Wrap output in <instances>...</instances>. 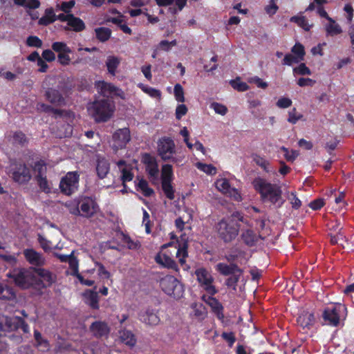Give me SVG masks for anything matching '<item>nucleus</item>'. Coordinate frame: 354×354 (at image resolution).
<instances>
[{
    "label": "nucleus",
    "mask_w": 354,
    "mask_h": 354,
    "mask_svg": "<svg viewBox=\"0 0 354 354\" xmlns=\"http://www.w3.org/2000/svg\"><path fill=\"white\" fill-rule=\"evenodd\" d=\"M245 255V252L241 250H235L225 256V259L229 264L218 263L216 266V270L220 274L230 276L225 280V284L229 288H232L234 290H236L237 283L243 273V270L239 267L236 261L241 264L243 263V261H247Z\"/></svg>",
    "instance_id": "nucleus-1"
},
{
    "label": "nucleus",
    "mask_w": 354,
    "mask_h": 354,
    "mask_svg": "<svg viewBox=\"0 0 354 354\" xmlns=\"http://www.w3.org/2000/svg\"><path fill=\"white\" fill-rule=\"evenodd\" d=\"M252 183L263 202H269L277 207L284 203L282 190L279 185L272 184L261 177L255 178Z\"/></svg>",
    "instance_id": "nucleus-2"
},
{
    "label": "nucleus",
    "mask_w": 354,
    "mask_h": 354,
    "mask_svg": "<svg viewBox=\"0 0 354 354\" xmlns=\"http://www.w3.org/2000/svg\"><path fill=\"white\" fill-rule=\"evenodd\" d=\"M89 115L97 122L109 120L115 111V104L108 99L97 100L88 106Z\"/></svg>",
    "instance_id": "nucleus-3"
},
{
    "label": "nucleus",
    "mask_w": 354,
    "mask_h": 354,
    "mask_svg": "<svg viewBox=\"0 0 354 354\" xmlns=\"http://www.w3.org/2000/svg\"><path fill=\"white\" fill-rule=\"evenodd\" d=\"M33 269V267L15 269L8 273L7 277L12 279L15 284L21 289H35L36 275Z\"/></svg>",
    "instance_id": "nucleus-4"
},
{
    "label": "nucleus",
    "mask_w": 354,
    "mask_h": 354,
    "mask_svg": "<svg viewBox=\"0 0 354 354\" xmlns=\"http://www.w3.org/2000/svg\"><path fill=\"white\" fill-rule=\"evenodd\" d=\"M157 153L163 161H171L177 165L183 161L181 156H175L176 145L174 141L168 137H163L158 140Z\"/></svg>",
    "instance_id": "nucleus-5"
},
{
    "label": "nucleus",
    "mask_w": 354,
    "mask_h": 354,
    "mask_svg": "<svg viewBox=\"0 0 354 354\" xmlns=\"http://www.w3.org/2000/svg\"><path fill=\"white\" fill-rule=\"evenodd\" d=\"M161 290L168 296L175 299L183 297L185 289L183 284L172 275H166L160 279Z\"/></svg>",
    "instance_id": "nucleus-6"
},
{
    "label": "nucleus",
    "mask_w": 354,
    "mask_h": 354,
    "mask_svg": "<svg viewBox=\"0 0 354 354\" xmlns=\"http://www.w3.org/2000/svg\"><path fill=\"white\" fill-rule=\"evenodd\" d=\"M6 171L12 179L19 184L28 183L32 177L30 169L22 162H11Z\"/></svg>",
    "instance_id": "nucleus-7"
},
{
    "label": "nucleus",
    "mask_w": 354,
    "mask_h": 354,
    "mask_svg": "<svg viewBox=\"0 0 354 354\" xmlns=\"http://www.w3.org/2000/svg\"><path fill=\"white\" fill-rule=\"evenodd\" d=\"M21 329L24 333H29L28 324L19 316L0 317V331L12 332Z\"/></svg>",
    "instance_id": "nucleus-8"
},
{
    "label": "nucleus",
    "mask_w": 354,
    "mask_h": 354,
    "mask_svg": "<svg viewBox=\"0 0 354 354\" xmlns=\"http://www.w3.org/2000/svg\"><path fill=\"white\" fill-rule=\"evenodd\" d=\"M141 162L143 163L145 171L153 184H157L159 180V167L156 158L149 153L142 154Z\"/></svg>",
    "instance_id": "nucleus-9"
},
{
    "label": "nucleus",
    "mask_w": 354,
    "mask_h": 354,
    "mask_svg": "<svg viewBox=\"0 0 354 354\" xmlns=\"http://www.w3.org/2000/svg\"><path fill=\"white\" fill-rule=\"evenodd\" d=\"M36 275L35 289L41 290L50 287L57 280L56 274L50 270L40 268H34Z\"/></svg>",
    "instance_id": "nucleus-10"
},
{
    "label": "nucleus",
    "mask_w": 354,
    "mask_h": 354,
    "mask_svg": "<svg viewBox=\"0 0 354 354\" xmlns=\"http://www.w3.org/2000/svg\"><path fill=\"white\" fill-rule=\"evenodd\" d=\"M346 310V308L344 304H336L324 308L322 317L328 324L337 326L339 324L341 316Z\"/></svg>",
    "instance_id": "nucleus-11"
},
{
    "label": "nucleus",
    "mask_w": 354,
    "mask_h": 354,
    "mask_svg": "<svg viewBox=\"0 0 354 354\" xmlns=\"http://www.w3.org/2000/svg\"><path fill=\"white\" fill-rule=\"evenodd\" d=\"M195 275L200 286L210 295L217 292L216 287L213 285L214 278L211 273L205 268L196 270Z\"/></svg>",
    "instance_id": "nucleus-12"
},
{
    "label": "nucleus",
    "mask_w": 354,
    "mask_h": 354,
    "mask_svg": "<svg viewBox=\"0 0 354 354\" xmlns=\"http://www.w3.org/2000/svg\"><path fill=\"white\" fill-rule=\"evenodd\" d=\"M216 227L219 237L225 243H229L234 240L239 231L238 223H218Z\"/></svg>",
    "instance_id": "nucleus-13"
},
{
    "label": "nucleus",
    "mask_w": 354,
    "mask_h": 354,
    "mask_svg": "<svg viewBox=\"0 0 354 354\" xmlns=\"http://www.w3.org/2000/svg\"><path fill=\"white\" fill-rule=\"evenodd\" d=\"M97 92L104 97L116 96L122 100L126 98L124 92L114 84L105 81H97L95 84Z\"/></svg>",
    "instance_id": "nucleus-14"
},
{
    "label": "nucleus",
    "mask_w": 354,
    "mask_h": 354,
    "mask_svg": "<svg viewBox=\"0 0 354 354\" xmlns=\"http://www.w3.org/2000/svg\"><path fill=\"white\" fill-rule=\"evenodd\" d=\"M159 310L152 306H147L142 308L138 313V319L145 324L150 326H155L159 324L160 318Z\"/></svg>",
    "instance_id": "nucleus-15"
},
{
    "label": "nucleus",
    "mask_w": 354,
    "mask_h": 354,
    "mask_svg": "<svg viewBox=\"0 0 354 354\" xmlns=\"http://www.w3.org/2000/svg\"><path fill=\"white\" fill-rule=\"evenodd\" d=\"M214 185L217 190L223 194L230 197L236 201H241V196L239 190L232 187L229 180L227 178H217L214 182Z\"/></svg>",
    "instance_id": "nucleus-16"
},
{
    "label": "nucleus",
    "mask_w": 354,
    "mask_h": 354,
    "mask_svg": "<svg viewBox=\"0 0 354 354\" xmlns=\"http://www.w3.org/2000/svg\"><path fill=\"white\" fill-rule=\"evenodd\" d=\"M78 179L79 175L77 172L67 173L59 183L62 192L68 196L75 192L78 187Z\"/></svg>",
    "instance_id": "nucleus-17"
},
{
    "label": "nucleus",
    "mask_w": 354,
    "mask_h": 354,
    "mask_svg": "<svg viewBox=\"0 0 354 354\" xmlns=\"http://www.w3.org/2000/svg\"><path fill=\"white\" fill-rule=\"evenodd\" d=\"M131 140V133L128 128L117 130L113 135V147L115 149H122Z\"/></svg>",
    "instance_id": "nucleus-18"
},
{
    "label": "nucleus",
    "mask_w": 354,
    "mask_h": 354,
    "mask_svg": "<svg viewBox=\"0 0 354 354\" xmlns=\"http://www.w3.org/2000/svg\"><path fill=\"white\" fill-rule=\"evenodd\" d=\"M25 259L33 268H40L46 265L44 256L32 248L25 249L23 252Z\"/></svg>",
    "instance_id": "nucleus-19"
},
{
    "label": "nucleus",
    "mask_w": 354,
    "mask_h": 354,
    "mask_svg": "<svg viewBox=\"0 0 354 354\" xmlns=\"http://www.w3.org/2000/svg\"><path fill=\"white\" fill-rule=\"evenodd\" d=\"M89 330L93 336L97 339L107 337L110 333V328L105 322L95 321L93 322Z\"/></svg>",
    "instance_id": "nucleus-20"
},
{
    "label": "nucleus",
    "mask_w": 354,
    "mask_h": 354,
    "mask_svg": "<svg viewBox=\"0 0 354 354\" xmlns=\"http://www.w3.org/2000/svg\"><path fill=\"white\" fill-rule=\"evenodd\" d=\"M169 246L174 248V253H175L176 257L178 258L179 263L181 265H183L185 263V259L188 256L187 243L184 242L182 244H180L178 242L176 243H169L167 244L163 245L162 248H166Z\"/></svg>",
    "instance_id": "nucleus-21"
},
{
    "label": "nucleus",
    "mask_w": 354,
    "mask_h": 354,
    "mask_svg": "<svg viewBox=\"0 0 354 354\" xmlns=\"http://www.w3.org/2000/svg\"><path fill=\"white\" fill-rule=\"evenodd\" d=\"M212 296L213 295H210L206 299V296L203 295L202 299L211 307L212 313L216 315L217 319L223 322L225 317L223 314V306L217 299Z\"/></svg>",
    "instance_id": "nucleus-22"
},
{
    "label": "nucleus",
    "mask_w": 354,
    "mask_h": 354,
    "mask_svg": "<svg viewBox=\"0 0 354 354\" xmlns=\"http://www.w3.org/2000/svg\"><path fill=\"white\" fill-rule=\"evenodd\" d=\"M98 210V206L95 201L91 198H84L80 205V211L77 209L78 212H81V215L84 217H89L93 215Z\"/></svg>",
    "instance_id": "nucleus-23"
},
{
    "label": "nucleus",
    "mask_w": 354,
    "mask_h": 354,
    "mask_svg": "<svg viewBox=\"0 0 354 354\" xmlns=\"http://www.w3.org/2000/svg\"><path fill=\"white\" fill-rule=\"evenodd\" d=\"M187 0H156L160 6H171L169 10L171 13H176L183 10Z\"/></svg>",
    "instance_id": "nucleus-24"
},
{
    "label": "nucleus",
    "mask_w": 354,
    "mask_h": 354,
    "mask_svg": "<svg viewBox=\"0 0 354 354\" xmlns=\"http://www.w3.org/2000/svg\"><path fill=\"white\" fill-rule=\"evenodd\" d=\"M97 287H94V290H86L84 293V297L86 299V303L94 310L100 308L98 292L96 291Z\"/></svg>",
    "instance_id": "nucleus-25"
},
{
    "label": "nucleus",
    "mask_w": 354,
    "mask_h": 354,
    "mask_svg": "<svg viewBox=\"0 0 354 354\" xmlns=\"http://www.w3.org/2000/svg\"><path fill=\"white\" fill-rule=\"evenodd\" d=\"M155 259L158 263L162 265L164 267L174 270L176 271L178 270V265L176 264V261L166 254H158L156 255Z\"/></svg>",
    "instance_id": "nucleus-26"
},
{
    "label": "nucleus",
    "mask_w": 354,
    "mask_h": 354,
    "mask_svg": "<svg viewBox=\"0 0 354 354\" xmlns=\"http://www.w3.org/2000/svg\"><path fill=\"white\" fill-rule=\"evenodd\" d=\"M324 26L326 35L328 36H335L342 32L340 26L332 18H328L327 22L324 23Z\"/></svg>",
    "instance_id": "nucleus-27"
},
{
    "label": "nucleus",
    "mask_w": 354,
    "mask_h": 354,
    "mask_svg": "<svg viewBox=\"0 0 354 354\" xmlns=\"http://www.w3.org/2000/svg\"><path fill=\"white\" fill-rule=\"evenodd\" d=\"M121 59L117 56L109 55L107 57L105 65L106 66L108 73L113 76H115L117 72V68L120 66Z\"/></svg>",
    "instance_id": "nucleus-28"
},
{
    "label": "nucleus",
    "mask_w": 354,
    "mask_h": 354,
    "mask_svg": "<svg viewBox=\"0 0 354 354\" xmlns=\"http://www.w3.org/2000/svg\"><path fill=\"white\" fill-rule=\"evenodd\" d=\"M315 317L313 313H305L299 315L297 319V324L303 328H309L313 325Z\"/></svg>",
    "instance_id": "nucleus-29"
},
{
    "label": "nucleus",
    "mask_w": 354,
    "mask_h": 354,
    "mask_svg": "<svg viewBox=\"0 0 354 354\" xmlns=\"http://www.w3.org/2000/svg\"><path fill=\"white\" fill-rule=\"evenodd\" d=\"M47 99L53 104L62 105L64 100L59 92L54 88H49L46 92Z\"/></svg>",
    "instance_id": "nucleus-30"
},
{
    "label": "nucleus",
    "mask_w": 354,
    "mask_h": 354,
    "mask_svg": "<svg viewBox=\"0 0 354 354\" xmlns=\"http://www.w3.org/2000/svg\"><path fill=\"white\" fill-rule=\"evenodd\" d=\"M16 298V293L14 289L7 285L0 283V299L14 300Z\"/></svg>",
    "instance_id": "nucleus-31"
},
{
    "label": "nucleus",
    "mask_w": 354,
    "mask_h": 354,
    "mask_svg": "<svg viewBox=\"0 0 354 354\" xmlns=\"http://www.w3.org/2000/svg\"><path fill=\"white\" fill-rule=\"evenodd\" d=\"M110 169L109 163L104 158H98L96 171L99 178H104L108 174Z\"/></svg>",
    "instance_id": "nucleus-32"
},
{
    "label": "nucleus",
    "mask_w": 354,
    "mask_h": 354,
    "mask_svg": "<svg viewBox=\"0 0 354 354\" xmlns=\"http://www.w3.org/2000/svg\"><path fill=\"white\" fill-rule=\"evenodd\" d=\"M160 178L161 183L171 182L173 180V168L171 165L165 164L162 166Z\"/></svg>",
    "instance_id": "nucleus-33"
},
{
    "label": "nucleus",
    "mask_w": 354,
    "mask_h": 354,
    "mask_svg": "<svg viewBox=\"0 0 354 354\" xmlns=\"http://www.w3.org/2000/svg\"><path fill=\"white\" fill-rule=\"evenodd\" d=\"M241 238L243 242L248 246L254 245L259 239L257 234L251 230H247L245 232H243Z\"/></svg>",
    "instance_id": "nucleus-34"
},
{
    "label": "nucleus",
    "mask_w": 354,
    "mask_h": 354,
    "mask_svg": "<svg viewBox=\"0 0 354 354\" xmlns=\"http://www.w3.org/2000/svg\"><path fill=\"white\" fill-rule=\"evenodd\" d=\"M67 24L73 30L76 32L82 31L85 28V24L84 21L81 19L75 17L73 15L69 17Z\"/></svg>",
    "instance_id": "nucleus-35"
},
{
    "label": "nucleus",
    "mask_w": 354,
    "mask_h": 354,
    "mask_svg": "<svg viewBox=\"0 0 354 354\" xmlns=\"http://www.w3.org/2000/svg\"><path fill=\"white\" fill-rule=\"evenodd\" d=\"M36 180L40 189L45 193H50L52 189V183L48 181L45 176L37 175Z\"/></svg>",
    "instance_id": "nucleus-36"
},
{
    "label": "nucleus",
    "mask_w": 354,
    "mask_h": 354,
    "mask_svg": "<svg viewBox=\"0 0 354 354\" xmlns=\"http://www.w3.org/2000/svg\"><path fill=\"white\" fill-rule=\"evenodd\" d=\"M121 341L130 346H133L136 343V339L134 334L130 330H122L120 332Z\"/></svg>",
    "instance_id": "nucleus-37"
},
{
    "label": "nucleus",
    "mask_w": 354,
    "mask_h": 354,
    "mask_svg": "<svg viewBox=\"0 0 354 354\" xmlns=\"http://www.w3.org/2000/svg\"><path fill=\"white\" fill-rule=\"evenodd\" d=\"M136 185L137 189L141 192L145 196H150L153 194V190L149 187L147 181L145 179H138Z\"/></svg>",
    "instance_id": "nucleus-38"
},
{
    "label": "nucleus",
    "mask_w": 354,
    "mask_h": 354,
    "mask_svg": "<svg viewBox=\"0 0 354 354\" xmlns=\"http://www.w3.org/2000/svg\"><path fill=\"white\" fill-rule=\"evenodd\" d=\"M304 120V115L300 112L297 111L296 108H292L288 112L287 121L292 124H295L299 120Z\"/></svg>",
    "instance_id": "nucleus-39"
},
{
    "label": "nucleus",
    "mask_w": 354,
    "mask_h": 354,
    "mask_svg": "<svg viewBox=\"0 0 354 354\" xmlns=\"http://www.w3.org/2000/svg\"><path fill=\"white\" fill-rule=\"evenodd\" d=\"M138 87L146 94L149 95L151 97L156 99H160L161 97V92L156 89L154 88L150 87L147 85H145L143 84H139Z\"/></svg>",
    "instance_id": "nucleus-40"
},
{
    "label": "nucleus",
    "mask_w": 354,
    "mask_h": 354,
    "mask_svg": "<svg viewBox=\"0 0 354 354\" xmlns=\"http://www.w3.org/2000/svg\"><path fill=\"white\" fill-rule=\"evenodd\" d=\"M194 315L200 319H204L207 316V310L202 304H193L192 305Z\"/></svg>",
    "instance_id": "nucleus-41"
},
{
    "label": "nucleus",
    "mask_w": 354,
    "mask_h": 354,
    "mask_svg": "<svg viewBox=\"0 0 354 354\" xmlns=\"http://www.w3.org/2000/svg\"><path fill=\"white\" fill-rule=\"evenodd\" d=\"M290 21L296 23L299 26L306 31L309 30L312 27V25L309 24L306 17L301 15L292 17Z\"/></svg>",
    "instance_id": "nucleus-42"
},
{
    "label": "nucleus",
    "mask_w": 354,
    "mask_h": 354,
    "mask_svg": "<svg viewBox=\"0 0 354 354\" xmlns=\"http://www.w3.org/2000/svg\"><path fill=\"white\" fill-rule=\"evenodd\" d=\"M95 31L97 38L102 42L107 41L111 37V30L107 28H98Z\"/></svg>",
    "instance_id": "nucleus-43"
},
{
    "label": "nucleus",
    "mask_w": 354,
    "mask_h": 354,
    "mask_svg": "<svg viewBox=\"0 0 354 354\" xmlns=\"http://www.w3.org/2000/svg\"><path fill=\"white\" fill-rule=\"evenodd\" d=\"M252 160L258 165H259L261 167H262L266 172H270L272 170L269 168V162L268 160H266L264 158L257 155V154H253L252 156Z\"/></svg>",
    "instance_id": "nucleus-44"
},
{
    "label": "nucleus",
    "mask_w": 354,
    "mask_h": 354,
    "mask_svg": "<svg viewBox=\"0 0 354 354\" xmlns=\"http://www.w3.org/2000/svg\"><path fill=\"white\" fill-rule=\"evenodd\" d=\"M52 49L58 54L63 53H72L71 49L67 46V44L62 41H56L53 43Z\"/></svg>",
    "instance_id": "nucleus-45"
},
{
    "label": "nucleus",
    "mask_w": 354,
    "mask_h": 354,
    "mask_svg": "<svg viewBox=\"0 0 354 354\" xmlns=\"http://www.w3.org/2000/svg\"><path fill=\"white\" fill-rule=\"evenodd\" d=\"M15 4L30 9L37 8L40 6L38 0H14Z\"/></svg>",
    "instance_id": "nucleus-46"
},
{
    "label": "nucleus",
    "mask_w": 354,
    "mask_h": 354,
    "mask_svg": "<svg viewBox=\"0 0 354 354\" xmlns=\"http://www.w3.org/2000/svg\"><path fill=\"white\" fill-rule=\"evenodd\" d=\"M196 167L208 175H214L216 173V168L212 165L204 164L202 162L196 163Z\"/></svg>",
    "instance_id": "nucleus-47"
},
{
    "label": "nucleus",
    "mask_w": 354,
    "mask_h": 354,
    "mask_svg": "<svg viewBox=\"0 0 354 354\" xmlns=\"http://www.w3.org/2000/svg\"><path fill=\"white\" fill-rule=\"evenodd\" d=\"M280 150L283 153V156L288 161L292 162L299 156V152L297 151H289L288 149L285 147H281Z\"/></svg>",
    "instance_id": "nucleus-48"
},
{
    "label": "nucleus",
    "mask_w": 354,
    "mask_h": 354,
    "mask_svg": "<svg viewBox=\"0 0 354 354\" xmlns=\"http://www.w3.org/2000/svg\"><path fill=\"white\" fill-rule=\"evenodd\" d=\"M210 108L212 109L214 112L221 115H225L227 113V108L223 104L218 102H212L210 104Z\"/></svg>",
    "instance_id": "nucleus-49"
},
{
    "label": "nucleus",
    "mask_w": 354,
    "mask_h": 354,
    "mask_svg": "<svg viewBox=\"0 0 354 354\" xmlns=\"http://www.w3.org/2000/svg\"><path fill=\"white\" fill-rule=\"evenodd\" d=\"M231 86L238 91H245L249 89L248 85L241 82L239 78L230 81Z\"/></svg>",
    "instance_id": "nucleus-50"
},
{
    "label": "nucleus",
    "mask_w": 354,
    "mask_h": 354,
    "mask_svg": "<svg viewBox=\"0 0 354 354\" xmlns=\"http://www.w3.org/2000/svg\"><path fill=\"white\" fill-rule=\"evenodd\" d=\"M162 189L169 199L174 198V190L171 186V182L162 183Z\"/></svg>",
    "instance_id": "nucleus-51"
},
{
    "label": "nucleus",
    "mask_w": 354,
    "mask_h": 354,
    "mask_svg": "<svg viewBox=\"0 0 354 354\" xmlns=\"http://www.w3.org/2000/svg\"><path fill=\"white\" fill-rule=\"evenodd\" d=\"M68 263L69 264L70 268L72 270L71 275L75 276L77 278L78 274H81L79 272V264L77 259L73 256Z\"/></svg>",
    "instance_id": "nucleus-52"
},
{
    "label": "nucleus",
    "mask_w": 354,
    "mask_h": 354,
    "mask_svg": "<svg viewBox=\"0 0 354 354\" xmlns=\"http://www.w3.org/2000/svg\"><path fill=\"white\" fill-rule=\"evenodd\" d=\"M221 337L227 343L229 347L232 348L235 343L236 339L233 332H223Z\"/></svg>",
    "instance_id": "nucleus-53"
},
{
    "label": "nucleus",
    "mask_w": 354,
    "mask_h": 354,
    "mask_svg": "<svg viewBox=\"0 0 354 354\" xmlns=\"http://www.w3.org/2000/svg\"><path fill=\"white\" fill-rule=\"evenodd\" d=\"M293 73L300 75H310L311 71L305 65V64H300L297 67L293 69Z\"/></svg>",
    "instance_id": "nucleus-54"
},
{
    "label": "nucleus",
    "mask_w": 354,
    "mask_h": 354,
    "mask_svg": "<svg viewBox=\"0 0 354 354\" xmlns=\"http://www.w3.org/2000/svg\"><path fill=\"white\" fill-rule=\"evenodd\" d=\"M291 52L293 55H297L298 58H300L301 60H304L305 51L304 46L297 43L296 44L291 50Z\"/></svg>",
    "instance_id": "nucleus-55"
},
{
    "label": "nucleus",
    "mask_w": 354,
    "mask_h": 354,
    "mask_svg": "<svg viewBox=\"0 0 354 354\" xmlns=\"http://www.w3.org/2000/svg\"><path fill=\"white\" fill-rule=\"evenodd\" d=\"M176 40L175 39L171 41L162 40L159 43L158 49L163 51H169L173 46H176Z\"/></svg>",
    "instance_id": "nucleus-56"
},
{
    "label": "nucleus",
    "mask_w": 354,
    "mask_h": 354,
    "mask_svg": "<svg viewBox=\"0 0 354 354\" xmlns=\"http://www.w3.org/2000/svg\"><path fill=\"white\" fill-rule=\"evenodd\" d=\"M174 95L175 98L178 102H183L185 101L184 91L182 86L179 84H176L174 86Z\"/></svg>",
    "instance_id": "nucleus-57"
},
{
    "label": "nucleus",
    "mask_w": 354,
    "mask_h": 354,
    "mask_svg": "<svg viewBox=\"0 0 354 354\" xmlns=\"http://www.w3.org/2000/svg\"><path fill=\"white\" fill-rule=\"evenodd\" d=\"M302 60L300 58H298L297 55L293 54H288L284 57L283 60V64L290 66L293 64L299 63Z\"/></svg>",
    "instance_id": "nucleus-58"
},
{
    "label": "nucleus",
    "mask_w": 354,
    "mask_h": 354,
    "mask_svg": "<svg viewBox=\"0 0 354 354\" xmlns=\"http://www.w3.org/2000/svg\"><path fill=\"white\" fill-rule=\"evenodd\" d=\"M287 198L293 208L297 209L301 206V202L294 192L288 193Z\"/></svg>",
    "instance_id": "nucleus-59"
},
{
    "label": "nucleus",
    "mask_w": 354,
    "mask_h": 354,
    "mask_svg": "<svg viewBox=\"0 0 354 354\" xmlns=\"http://www.w3.org/2000/svg\"><path fill=\"white\" fill-rule=\"evenodd\" d=\"M292 104V102L290 98L281 97L277 100L276 105L279 109H287L291 106Z\"/></svg>",
    "instance_id": "nucleus-60"
},
{
    "label": "nucleus",
    "mask_w": 354,
    "mask_h": 354,
    "mask_svg": "<svg viewBox=\"0 0 354 354\" xmlns=\"http://www.w3.org/2000/svg\"><path fill=\"white\" fill-rule=\"evenodd\" d=\"M26 44L28 46L40 48L42 46V41L37 36H30L27 38Z\"/></svg>",
    "instance_id": "nucleus-61"
},
{
    "label": "nucleus",
    "mask_w": 354,
    "mask_h": 354,
    "mask_svg": "<svg viewBox=\"0 0 354 354\" xmlns=\"http://www.w3.org/2000/svg\"><path fill=\"white\" fill-rule=\"evenodd\" d=\"M325 205V200L322 198H317L313 201H311L308 206L313 210H318L320 209Z\"/></svg>",
    "instance_id": "nucleus-62"
},
{
    "label": "nucleus",
    "mask_w": 354,
    "mask_h": 354,
    "mask_svg": "<svg viewBox=\"0 0 354 354\" xmlns=\"http://www.w3.org/2000/svg\"><path fill=\"white\" fill-rule=\"evenodd\" d=\"M70 53H63L57 55L58 62L60 63V64L63 66H67L70 64L71 62V59L69 56Z\"/></svg>",
    "instance_id": "nucleus-63"
},
{
    "label": "nucleus",
    "mask_w": 354,
    "mask_h": 354,
    "mask_svg": "<svg viewBox=\"0 0 354 354\" xmlns=\"http://www.w3.org/2000/svg\"><path fill=\"white\" fill-rule=\"evenodd\" d=\"M248 82L250 83L256 84L259 88H266L268 86V83L263 81L260 77L257 76L249 78Z\"/></svg>",
    "instance_id": "nucleus-64"
}]
</instances>
